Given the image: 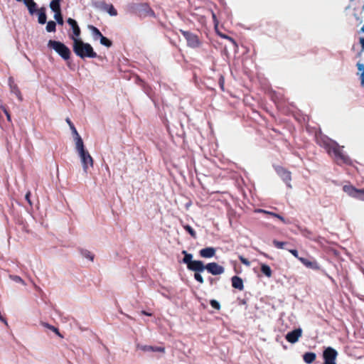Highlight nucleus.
I'll use <instances>...</instances> for the list:
<instances>
[{"label":"nucleus","instance_id":"obj_50","mask_svg":"<svg viewBox=\"0 0 364 364\" xmlns=\"http://www.w3.org/2000/svg\"><path fill=\"white\" fill-rule=\"evenodd\" d=\"M280 340H281V337L277 336V337L276 338V341H277V342H279V343L282 345V346H283L284 349H285V350H286V349L287 348V346H285V345L283 343V341H280Z\"/></svg>","mask_w":364,"mask_h":364},{"label":"nucleus","instance_id":"obj_46","mask_svg":"<svg viewBox=\"0 0 364 364\" xmlns=\"http://www.w3.org/2000/svg\"><path fill=\"white\" fill-rule=\"evenodd\" d=\"M290 253H291L292 255H294L296 258H297L299 259V258H300L299 257V252L297 251V250L296 249H287Z\"/></svg>","mask_w":364,"mask_h":364},{"label":"nucleus","instance_id":"obj_2","mask_svg":"<svg viewBox=\"0 0 364 364\" xmlns=\"http://www.w3.org/2000/svg\"><path fill=\"white\" fill-rule=\"evenodd\" d=\"M70 39L73 41V50L79 58L82 59L86 58H102L97 54L90 43L84 42L81 38H74V36H70Z\"/></svg>","mask_w":364,"mask_h":364},{"label":"nucleus","instance_id":"obj_22","mask_svg":"<svg viewBox=\"0 0 364 364\" xmlns=\"http://www.w3.org/2000/svg\"><path fill=\"white\" fill-rule=\"evenodd\" d=\"M316 358V354L314 352H306L303 355V360L306 364H311Z\"/></svg>","mask_w":364,"mask_h":364},{"label":"nucleus","instance_id":"obj_32","mask_svg":"<svg viewBox=\"0 0 364 364\" xmlns=\"http://www.w3.org/2000/svg\"><path fill=\"white\" fill-rule=\"evenodd\" d=\"M46 30L48 33L55 32L56 31V23L54 21H49L46 22Z\"/></svg>","mask_w":364,"mask_h":364},{"label":"nucleus","instance_id":"obj_25","mask_svg":"<svg viewBox=\"0 0 364 364\" xmlns=\"http://www.w3.org/2000/svg\"><path fill=\"white\" fill-rule=\"evenodd\" d=\"M257 213H265V214L271 215L273 217H275V218H278V220H280L281 221H282L284 224L287 223V220L282 215H279L278 213H273V212L267 211V210H263V209H257Z\"/></svg>","mask_w":364,"mask_h":364},{"label":"nucleus","instance_id":"obj_5","mask_svg":"<svg viewBox=\"0 0 364 364\" xmlns=\"http://www.w3.org/2000/svg\"><path fill=\"white\" fill-rule=\"evenodd\" d=\"M338 355V351L333 347L328 346L324 348L322 353L323 364H337L336 358Z\"/></svg>","mask_w":364,"mask_h":364},{"label":"nucleus","instance_id":"obj_16","mask_svg":"<svg viewBox=\"0 0 364 364\" xmlns=\"http://www.w3.org/2000/svg\"><path fill=\"white\" fill-rule=\"evenodd\" d=\"M299 260L301 261V262L306 266L307 268L314 269V270H318L320 269V266L318 264V262L316 260H309L307 258L305 257H301L299 258Z\"/></svg>","mask_w":364,"mask_h":364},{"label":"nucleus","instance_id":"obj_41","mask_svg":"<svg viewBox=\"0 0 364 364\" xmlns=\"http://www.w3.org/2000/svg\"><path fill=\"white\" fill-rule=\"evenodd\" d=\"M202 272H194V279L200 284L204 282V279L200 274Z\"/></svg>","mask_w":364,"mask_h":364},{"label":"nucleus","instance_id":"obj_17","mask_svg":"<svg viewBox=\"0 0 364 364\" xmlns=\"http://www.w3.org/2000/svg\"><path fill=\"white\" fill-rule=\"evenodd\" d=\"M216 250L213 247H207L199 251V255L203 258H211L215 256Z\"/></svg>","mask_w":364,"mask_h":364},{"label":"nucleus","instance_id":"obj_14","mask_svg":"<svg viewBox=\"0 0 364 364\" xmlns=\"http://www.w3.org/2000/svg\"><path fill=\"white\" fill-rule=\"evenodd\" d=\"M205 264L201 260H193L187 266V269L188 270L194 272H203L205 269Z\"/></svg>","mask_w":364,"mask_h":364},{"label":"nucleus","instance_id":"obj_15","mask_svg":"<svg viewBox=\"0 0 364 364\" xmlns=\"http://www.w3.org/2000/svg\"><path fill=\"white\" fill-rule=\"evenodd\" d=\"M136 348L141 350L144 352H161L164 353L165 348L162 346H153L147 345H136Z\"/></svg>","mask_w":364,"mask_h":364},{"label":"nucleus","instance_id":"obj_29","mask_svg":"<svg viewBox=\"0 0 364 364\" xmlns=\"http://www.w3.org/2000/svg\"><path fill=\"white\" fill-rule=\"evenodd\" d=\"M357 68L358 71L361 72L360 75V85L362 87H364V64L358 63L356 64Z\"/></svg>","mask_w":364,"mask_h":364},{"label":"nucleus","instance_id":"obj_45","mask_svg":"<svg viewBox=\"0 0 364 364\" xmlns=\"http://www.w3.org/2000/svg\"><path fill=\"white\" fill-rule=\"evenodd\" d=\"M42 325L46 327V328H48V329L51 330L53 332H55V331H58V328L55 327L54 326H52L48 323H42Z\"/></svg>","mask_w":364,"mask_h":364},{"label":"nucleus","instance_id":"obj_6","mask_svg":"<svg viewBox=\"0 0 364 364\" xmlns=\"http://www.w3.org/2000/svg\"><path fill=\"white\" fill-rule=\"evenodd\" d=\"M181 33L187 41V46L191 48H197L200 46L201 42L198 36L188 31L180 30Z\"/></svg>","mask_w":364,"mask_h":364},{"label":"nucleus","instance_id":"obj_8","mask_svg":"<svg viewBox=\"0 0 364 364\" xmlns=\"http://www.w3.org/2000/svg\"><path fill=\"white\" fill-rule=\"evenodd\" d=\"M343 191L349 196L364 201V188H357L352 185H345Z\"/></svg>","mask_w":364,"mask_h":364},{"label":"nucleus","instance_id":"obj_35","mask_svg":"<svg viewBox=\"0 0 364 364\" xmlns=\"http://www.w3.org/2000/svg\"><path fill=\"white\" fill-rule=\"evenodd\" d=\"M184 230L194 239L197 237V235L196 231L192 228V227L189 225H183Z\"/></svg>","mask_w":364,"mask_h":364},{"label":"nucleus","instance_id":"obj_28","mask_svg":"<svg viewBox=\"0 0 364 364\" xmlns=\"http://www.w3.org/2000/svg\"><path fill=\"white\" fill-rule=\"evenodd\" d=\"M60 2L61 1H55L52 0L49 4V7H50V10L54 13L56 11L57 12L60 11H61Z\"/></svg>","mask_w":364,"mask_h":364},{"label":"nucleus","instance_id":"obj_44","mask_svg":"<svg viewBox=\"0 0 364 364\" xmlns=\"http://www.w3.org/2000/svg\"><path fill=\"white\" fill-rule=\"evenodd\" d=\"M239 259L241 262V263H242L245 266L249 267L250 265V262L248 260V259L245 258L242 255L239 256Z\"/></svg>","mask_w":364,"mask_h":364},{"label":"nucleus","instance_id":"obj_4","mask_svg":"<svg viewBox=\"0 0 364 364\" xmlns=\"http://www.w3.org/2000/svg\"><path fill=\"white\" fill-rule=\"evenodd\" d=\"M47 46L54 50L64 60L68 61L70 60L71 50L64 43L50 39L48 41ZM68 65H69V62H68Z\"/></svg>","mask_w":364,"mask_h":364},{"label":"nucleus","instance_id":"obj_48","mask_svg":"<svg viewBox=\"0 0 364 364\" xmlns=\"http://www.w3.org/2000/svg\"><path fill=\"white\" fill-rule=\"evenodd\" d=\"M25 199L27 200V202L30 205H32V203H31V192L30 191L26 193V194L25 196Z\"/></svg>","mask_w":364,"mask_h":364},{"label":"nucleus","instance_id":"obj_55","mask_svg":"<svg viewBox=\"0 0 364 364\" xmlns=\"http://www.w3.org/2000/svg\"><path fill=\"white\" fill-rule=\"evenodd\" d=\"M142 314H144V315H146V316H151V314L148 313V312H146V311H142Z\"/></svg>","mask_w":364,"mask_h":364},{"label":"nucleus","instance_id":"obj_38","mask_svg":"<svg viewBox=\"0 0 364 364\" xmlns=\"http://www.w3.org/2000/svg\"><path fill=\"white\" fill-rule=\"evenodd\" d=\"M80 33L81 31L79 26H75V28L73 29V35H70V37L74 36V38H80Z\"/></svg>","mask_w":364,"mask_h":364},{"label":"nucleus","instance_id":"obj_56","mask_svg":"<svg viewBox=\"0 0 364 364\" xmlns=\"http://www.w3.org/2000/svg\"><path fill=\"white\" fill-rule=\"evenodd\" d=\"M326 276L328 277V278L332 282H335V280L333 279V277H331V276H329L328 274H326Z\"/></svg>","mask_w":364,"mask_h":364},{"label":"nucleus","instance_id":"obj_43","mask_svg":"<svg viewBox=\"0 0 364 364\" xmlns=\"http://www.w3.org/2000/svg\"><path fill=\"white\" fill-rule=\"evenodd\" d=\"M218 84L222 91L225 90V78L223 75H220L218 79Z\"/></svg>","mask_w":364,"mask_h":364},{"label":"nucleus","instance_id":"obj_30","mask_svg":"<svg viewBox=\"0 0 364 364\" xmlns=\"http://www.w3.org/2000/svg\"><path fill=\"white\" fill-rule=\"evenodd\" d=\"M11 78L10 77L9 82H11ZM9 85H10L11 91L13 93H14L18 97V98L21 101L22 100L21 94V92H20L19 89L18 88L17 85H11V83H9Z\"/></svg>","mask_w":364,"mask_h":364},{"label":"nucleus","instance_id":"obj_11","mask_svg":"<svg viewBox=\"0 0 364 364\" xmlns=\"http://www.w3.org/2000/svg\"><path fill=\"white\" fill-rule=\"evenodd\" d=\"M205 267L207 272L214 276L222 274L225 272V268L215 262L206 264Z\"/></svg>","mask_w":364,"mask_h":364},{"label":"nucleus","instance_id":"obj_9","mask_svg":"<svg viewBox=\"0 0 364 364\" xmlns=\"http://www.w3.org/2000/svg\"><path fill=\"white\" fill-rule=\"evenodd\" d=\"M92 6L100 10L108 13L111 16H116L117 11L112 4H107L105 1L92 2Z\"/></svg>","mask_w":364,"mask_h":364},{"label":"nucleus","instance_id":"obj_34","mask_svg":"<svg viewBox=\"0 0 364 364\" xmlns=\"http://www.w3.org/2000/svg\"><path fill=\"white\" fill-rule=\"evenodd\" d=\"M218 34L221 38L229 40L234 49H236L237 48V44L236 41L232 37L221 33H218Z\"/></svg>","mask_w":364,"mask_h":364},{"label":"nucleus","instance_id":"obj_60","mask_svg":"<svg viewBox=\"0 0 364 364\" xmlns=\"http://www.w3.org/2000/svg\"><path fill=\"white\" fill-rule=\"evenodd\" d=\"M213 19H214V20H215V19H216V16H215V14H213Z\"/></svg>","mask_w":364,"mask_h":364},{"label":"nucleus","instance_id":"obj_36","mask_svg":"<svg viewBox=\"0 0 364 364\" xmlns=\"http://www.w3.org/2000/svg\"><path fill=\"white\" fill-rule=\"evenodd\" d=\"M273 245L278 249H287L286 245H288L287 242L278 241L277 240H273Z\"/></svg>","mask_w":364,"mask_h":364},{"label":"nucleus","instance_id":"obj_61","mask_svg":"<svg viewBox=\"0 0 364 364\" xmlns=\"http://www.w3.org/2000/svg\"><path fill=\"white\" fill-rule=\"evenodd\" d=\"M16 1L21 2L23 1V0H16Z\"/></svg>","mask_w":364,"mask_h":364},{"label":"nucleus","instance_id":"obj_13","mask_svg":"<svg viewBox=\"0 0 364 364\" xmlns=\"http://www.w3.org/2000/svg\"><path fill=\"white\" fill-rule=\"evenodd\" d=\"M136 82L141 86L144 92L154 102L152 88L139 77H136Z\"/></svg>","mask_w":364,"mask_h":364},{"label":"nucleus","instance_id":"obj_20","mask_svg":"<svg viewBox=\"0 0 364 364\" xmlns=\"http://www.w3.org/2000/svg\"><path fill=\"white\" fill-rule=\"evenodd\" d=\"M38 14V23L43 25L47 22V15H46V9L45 7H41L39 9H37Z\"/></svg>","mask_w":364,"mask_h":364},{"label":"nucleus","instance_id":"obj_54","mask_svg":"<svg viewBox=\"0 0 364 364\" xmlns=\"http://www.w3.org/2000/svg\"><path fill=\"white\" fill-rule=\"evenodd\" d=\"M57 336H58L60 338H63V335L60 333V332L59 331V329L58 328V331H55L54 332Z\"/></svg>","mask_w":364,"mask_h":364},{"label":"nucleus","instance_id":"obj_59","mask_svg":"<svg viewBox=\"0 0 364 364\" xmlns=\"http://www.w3.org/2000/svg\"><path fill=\"white\" fill-rule=\"evenodd\" d=\"M362 53H363V52H361V50H360V51L358 53V55H358V57H360V56L361 55Z\"/></svg>","mask_w":364,"mask_h":364},{"label":"nucleus","instance_id":"obj_47","mask_svg":"<svg viewBox=\"0 0 364 364\" xmlns=\"http://www.w3.org/2000/svg\"><path fill=\"white\" fill-rule=\"evenodd\" d=\"M299 229H300V231H301V232L302 233V235H304V236H306L307 235H309V234H311V231H310V230H308L307 228H299Z\"/></svg>","mask_w":364,"mask_h":364},{"label":"nucleus","instance_id":"obj_40","mask_svg":"<svg viewBox=\"0 0 364 364\" xmlns=\"http://www.w3.org/2000/svg\"><path fill=\"white\" fill-rule=\"evenodd\" d=\"M67 23L71 27L72 30L75 28V26H78L77 22L72 18H68L67 19Z\"/></svg>","mask_w":364,"mask_h":364},{"label":"nucleus","instance_id":"obj_52","mask_svg":"<svg viewBox=\"0 0 364 364\" xmlns=\"http://www.w3.org/2000/svg\"><path fill=\"white\" fill-rule=\"evenodd\" d=\"M239 304L240 305H246L247 304V300L245 299H239Z\"/></svg>","mask_w":364,"mask_h":364},{"label":"nucleus","instance_id":"obj_12","mask_svg":"<svg viewBox=\"0 0 364 364\" xmlns=\"http://www.w3.org/2000/svg\"><path fill=\"white\" fill-rule=\"evenodd\" d=\"M302 329L301 328H295L288 332L285 336V339L290 343H296L302 336Z\"/></svg>","mask_w":364,"mask_h":364},{"label":"nucleus","instance_id":"obj_23","mask_svg":"<svg viewBox=\"0 0 364 364\" xmlns=\"http://www.w3.org/2000/svg\"><path fill=\"white\" fill-rule=\"evenodd\" d=\"M88 29L91 32L93 39L95 41L100 39L103 36L101 31L95 26L89 25Z\"/></svg>","mask_w":364,"mask_h":364},{"label":"nucleus","instance_id":"obj_21","mask_svg":"<svg viewBox=\"0 0 364 364\" xmlns=\"http://www.w3.org/2000/svg\"><path fill=\"white\" fill-rule=\"evenodd\" d=\"M74 139L75 141V149L77 153L87 150L85 147L83 140L80 134L75 136Z\"/></svg>","mask_w":364,"mask_h":364},{"label":"nucleus","instance_id":"obj_10","mask_svg":"<svg viewBox=\"0 0 364 364\" xmlns=\"http://www.w3.org/2000/svg\"><path fill=\"white\" fill-rule=\"evenodd\" d=\"M84 172L87 173L89 166H93V159L87 150L78 153Z\"/></svg>","mask_w":364,"mask_h":364},{"label":"nucleus","instance_id":"obj_27","mask_svg":"<svg viewBox=\"0 0 364 364\" xmlns=\"http://www.w3.org/2000/svg\"><path fill=\"white\" fill-rule=\"evenodd\" d=\"M260 270L262 274H264L267 277H271L272 274V269L268 264H262L260 267Z\"/></svg>","mask_w":364,"mask_h":364},{"label":"nucleus","instance_id":"obj_39","mask_svg":"<svg viewBox=\"0 0 364 364\" xmlns=\"http://www.w3.org/2000/svg\"><path fill=\"white\" fill-rule=\"evenodd\" d=\"M210 305L216 310H220L221 308L220 304L215 299H211L210 301Z\"/></svg>","mask_w":364,"mask_h":364},{"label":"nucleus","instance_id":"obj_19","mask_svg":"<svg viewBox=\"0 0 364 364\" xmlns=\"http://www.w3.org/2000/svg\"><path fill=\"white\" fill-rule=\"evenodd\" d=\"M23 3L27 7L31 15H33L37 13L38 6L34 0H23Z\"/></svg>","mask_w":364,"mask_h":364},{"label":"nucleus","instance_id":"obj_3","mask_svg":"<svg viewBox=\"0 0 364 364\" xmlns=\"http://www.w3.org/2000/svg\"><path fill=\"white\" fill-rule=\"evenodd\" d=\"M127 11L129 13L135 14L140 18H145L146 16H156L154 10L147 3H129L127 5Z\"/></svg>","mask_w":364,"mask_h":364},{"label":"nucleus","instance_id":"obj_57","mask_svg":"<svg viewBox=\"0 0 364 364\" xmlns=\"http://www.w3.org/2000/svg\"><path fill=\"white\" fill-rule=\"evenodd\" d=\"M261 254H262L263 256H264L265 257H267V258H269V257L268 256V255H267V254H266V253H264V252H261Z\"/></svg>","mask_w":364,"mask_h":364},{"label":"nucleus","instance_id":"obj_58","mask_svg":"<svg viewBox=\"0 0 364 364\" xmlns=\"http://www.w3.org/2000/svg\"><path fill=\"white\" fill-rule=\"evenodd\" d=\"M360 33H364V25L361 27V28L360 30Z\"/></svg>","mask_w":364,"mask_h":364},{"label":"nucleus","instance_id":"obj_49","mask_svg":"<svg viewBox=\"0 0 364 364\" xmlns=\"http://www.w3.org/2000/svg\"><path fill=\"white\" fill-rule=\"evenodd\" d=\"M359 43L361 46V52L364 51V37H360L359 38Z\"/></svg>","mask_w":364,"mask_h":364},{"label":"nucleus","instance_id":"obj_53","mask_svg":"<svg viewBox=\"0 0 364 364\" xmlns=\"http://www.w3.org/2000/svg\"><path fill=\"white\" fill-rule=\"evenodd\" d=\"M208 280H209L210 284H213V283L216 281V279L213 278V277H209Z\"/></svg>","mask_w":364,"mask_h":364},{"label":"nucleus","instance_id":"obj_24","mask_svg":"<svg viewBox=\"0 0 364 364\" xmlns=\"http://www.w3.org/2000/svg\"><path fill=\"white\" fill-rule=\"evenodd\" d=\"M182 255H183V258L181 262L183 264H186L187 266L189 265L194 259H193V255L191 253L188 252L186 250H182Z\"/></svg>","mask_w":364,"mask_h":364},{"label":"nucleus","instance_id":"obj_51","mask_svg":"<svg viewBox=\"0 0 364 364\" xmlns=\"http://www.w3.org/2000/svg\"><path fill=\"white\" fill-rule=\"evenodd\" d=\"M4 113H5L6 116L7 120L11 122V114H9V112L6 109H5L4 110Z\"/></svg>","mask_w":364,"mask_h":364},{"label":"nucleus","instance_id":"obj_31","mask_svg":"<svg viewBox=\"0 0 364 364\" xmlns=\"http://www.w3.org/2000/svg\"><path fill=\"white\" fill-rule=\"evenodd\" d=\"M53 17H54V19L55 20V22L56 23V24L58 23L60 26L63 25L64 20H63V16L61 11H58V12H57V11L55 12Z\"/></svg>","mask_w":364,"mask_h":364},{"label":"nucleus","instance_id":"obj_37","mask_svg":"<svg viewBox=\"0 0 364 364\" xmlns=\"http://www.w3.org/2000/svg\"><path fill=\"white\" fill-rule=\"evenodd\" d=\"M66 122L68 124L73 136H76L77 134H79L75 125L73 124V123L71 122V120L69 118L66 119Z\"/></svg>","mask_w":364,"mask_h":364},{"label":"nucleus","instance_id":"obj_1","mask_svg":"<svg viewBox=\"0 0 364 364\" xmlns=\"http://www.w3.org/2000/svg\"><path fill=\"white\" fill-rule=\"evenodd\" d=\"M323 147L329 154H333L338 165L341 166L342 164L348 166L353 165L350 158L342 151L343 146H341L336 141L327 138L323 141Z\"/></svg>","mask_w":364,"mask_h":364},{"label":"nucleus","instance_id":"obj_26","mask_svg":"<svg viewBox=\"0 0 364 364\" xmlns=\"http://www.w3.org/2000/svg\"><path fill=\"white\" fill-rule=\"evenodd\" d=\"M80 252L83 257L88 259L91 262L94 261L95 255L90 251L81 248L80 249Z\"/></svg>","mask_w":364,"mask_h":364},{"label":"nucleus","instance_id":"obj_18","mask_svg":"<svg viewBox=\"0 0 364 364\" xmlns=\"http://www.w3.org/2000/svg\"><path fill=\"white\" fill-rule=\"evenodd\" d=\"M231 283L232 287L234 289H238L240 291H242L244 289V282L242 279L237 275H235L231 277Z\"/></svg>","mask_w":364,"mask_h":364},{"label":"nucleus","instance_id":"obj_7","mask_svg":"<svg viewBox=\"0 0 364 364\" xmlns=\"http://www.w3.org/2000/svg\"><path fill=\"white\" fill-rule=\"evenodd\" d=\"M274 171L282 180L286 183L287 186L289 188H291V173L284 167L279 165H273Z\"/></svg>","mask_w":364,"mask_h":364},{"label":"nucleus","instance_id":"obj_33","mask_svg":"<svg viewBox=\"0 0 364 364\" xmlns=\"http://www.w3.org/2000/svg\"><path fill=\"white\" fill-rule=\"evenodd\" d=\"M100 44L107 47V48H110L112 46V41L109 39L108 38L102 36L100 38Z\"/></svg>","mask_w":364,"mask_h":364},{"label":"nucleus","instance_id":"obj_42","mask_svg":"<svg viewBox=\"0 0 364 364\" xmlns=\"http://www.w3.org/2000/svg\"><path fill=\"white\" fill-rule=\"evenodd\" d=\"M9 277L16 283H21L23 284H25L24 281L21 279V277L18 275H10Z\"/></svg>","mask_w":364,"mask_h":364}]
</instances>
